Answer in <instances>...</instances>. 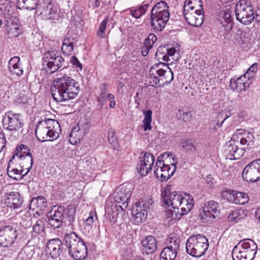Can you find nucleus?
<instances>
[{
  "label": "nucleus",
  "instance_id": "27",
  "mask_svg": "<svg viewBox=\"0 0 260 260\" xmlns=\"http://www.w3.org/2000/svg\"><path fill=\"white\" fill-rule=\"evenodd\" d=\"M14 10L12 5H0V15H3L5 18L6 25L9 26V23H13L17 20L14 16Z\"/></svg>",
  "mask_w": 260,
  "mask_h": 260
},
{
  "label": "nucleus",
  "instance_id": "57",
  "mask_svg": "<svg viewBox=\"0 0 260 260\" xmlns=\"http://www.w3.org/2000/svg\"><path fill=\"white\" fill-rule=\"evenodd\" d=\"M77 126L80 128L85 135L88 132L90 127V124L87 122H83L80 121L78 123Z\"/></svg>",
  "mask_w": 260,
  "mask_h": 260
},
{
  "label": "nucleus",
  "instance_id": "18",
  "mask_svg": "<svg viewBox=\"0 0 260 260\" xmlns=\"http://www.w3.org/2000/svg\"><path fill=\"white\" fill-rule=\"evenodd\" d=\"M183 12L184 18L189 25L200 26L203 23L204 16L202 9H197L194 11H190L186 8Z\"/></svg>",
  "mask_w": 260,
  "mask_h": 260
},
{
  "label": "nucleus",
  "instance_id": "21",
  "mask_svg": "<svg viewBox=\"0 0 260 260\" xmlns=\"http://www.w3.org/2000/svg\"><path fill=\"white\" fill-rule=\"evenodd\" d=\"M77 40L76 35L68 30L67 32L61 46V51L64 55H70L73 52Z\"/></svg>",
  "mask_w": 260,
  "mask_h": 260
},
{
  "label": "nucleus",
  "instance_id": "36",
  "mask_svg": "<svg viewBox=\"0 0 260 260\" xmlns=\"http://www.w3.org/2000/svg\"><path fill=\"white\" fill-rule=\"evenodd\" d=\"M14 158V155L13 156L12 159H11L8 164L7 167V174L9 177L14 180H17L18 178L17 176L20 177V178H22V177H24L25 175H23L24 174H23V169H21L20 170L15 168L11 166V164H13V159Z\"/></svg>",
  "mask_w": 260,
  "mask_h": 260
},
{
  "label": "nucleus",
  "instance_id": "32",
  "mask_svg": "<svg viewBox=\"0 0 260 260\" xmlns=\"http://www.w3.org/2000/svg\"><path fill=\"white\" fill-rule=\"evenodd\" d=\"M46 199L43 196L33 198L30 203V209L35 210L45 211L47 207Z\"/></svg>",
  "mask_w": 260,
  "mask_h": 260
},
{
  "label": "nucleus",
  "instance_id": "2",
  "mask_svg": "<svg viewBox=\"0 0 260 260\" xmlns=\"http://www.w3.org/2000/svg\"><path fill=\"white\" fill-rule=\"evenodd\" d=\"M59 123L53 119L46 118L37 122L35 133L37 139L40 142L53 141L57 139L61 133Z\"/></svg>",
  "mask_w": 260,
  "mask_h": 260
},
{
  "label": "nucleus",
  "instance_id": "55",
  "mask_svg": "<svg viewBox=\"0 0 260 260\" xmlns=\"http://www.w3.org/2000/svg\"><path fill=\"white\" fill-rule=\"evenodd\" d=\"M8 71L11 73L12 75H16L17 76H21L23 73L22 68L20 66V64L9 68Z\"/></svg>",
  "mask_w": 260,
  "mask_h": 260
},
{
  "label": "nucleus",
  "instance_id": "13",
  "mask_svg": "<svg viewBox=\"0 0 260 260\" xmlns=\"http://www.w3.org/2000/svg\"><path fill=\"white\" fill-rule=\"evenodd\" d=\"M17 237V231L11 224L0 226V245L6 247L14 244Z\"/></svg>",
  "mask_w": 260,
  "mask_h": 260
},
{
  "label": "nucleus",
  "instance_id": "34",
  "mask_svg": "<svg viewBox=\"0 0 260 260\" xmlns=\"http://www.w3.org/2000/svg\"><path fill=\"white\" fill-rule=\"evenodd\" d=\"M149 6V4L144 1L137 8L134 9V8H131L128 10L129 11L130 15L133 17L138 19L146 13Z\"/></svg>",
  "mask_w": 260,
  "mask_h": 260
},
{
  "label": "nucleus",
  "instance_id": "46",
  "mask_svg": "<svg viewBox=\"0 0 260 260\" xmlns=\"http://www.w3.org/2000/svg\"><path fill=\"white\" fill-rule=\"evenodd\" d=\"M219 21H220V24H221L220 31L223 32V34L224 36L229 35L232 29L233 23L226 21V20H224L222 18L221 20H220Z\"/></svg>",
  "mask_w": 260,
  "mask_h": 260
},
{
  "label": "nucleus",
  "instance_id": "3",
  "mask_svg": "<svg viewBox=\"0 0 260 260\" xmlns=\"http://www.w3.org/2000/svg\"><path fill=\"white\" fill-rule=\"evenodd\" d=\"M131 196L129 188L120 185L114 193L111 201V211L110 215L112 216V221L115 222L119 214H122L127 207L128 200Z\"/></svg>",
  "mask_w": 260,
  "mask_h": 260
},
{
  "label": "nucleus",
  "instance_id": "31",
  "mask_svg": "<svg viewBox=\"0 0 260 260\" xmlns=\"http://www.w3.org/2000/svg\"><path fill=\"white\" fill-rule=\"evenodd\" d=\"M238 246H240L243 250L247 253H252V255L255 256L257 249V244L255 242L250 239H245L241 240L238 244Z\"/></svg>",
  "mask_w": 260,
  "mask_h": 260
},
{
  "label": "nucleus",
  "instance_id": "11",
  "mask_svg": "<svg viewBox=\"0 0 260 260\" xmlns=\"http://www.w3.org/2000/svg\"><path fill=\"white\" fill-rule=\"evenodd\" d=\"M65 207L61 205H56L52 207L49 212L48 223L53 229L59 228L62 226L65 218Z\"/></svg>",
  "mask_w": 260,
  "mask_h": 260
},
{
  "label": "nucleus",
  "instance_id": "61",
  "mask_svg": "<svg viewBox=\"0 0 260 260\" xmlns=\"http://www.w3.org/2000/svg\"><path fill=\"white\" fill-rule=\"evenodd\" d=\"M70 62L72 63V64L73 66H74L76 68H79L80 69V70L82 69V66L81 63L79 62V60L76 56H72L70 59Z\"/></svg>",
  "mask_w": 260,
  "mask_h": 260
},
{
  "label": "nucleus",
  "instance_id": "29",
  "mask_svg": "<svg viewBox=\"0 0 260 260\" xmlns=\"http://www.w3.org/2000/svg\"><path fill=\"white\" fill-rule=\"evenodd\" d=\"M230 86L232 90L241 92L245 90L246 87H249L250 83L244 80V77L242 76L238 78H232L230 80Z\"/></svg>",
  "mask_w": 260,
  "mask_h": 260
},
{
  "label": "nucleus",
  "instance_id": "53",
  "mask_svg": "<svg viewBox=\"0 0 260 260\" xmlns=\"http://www.w3.org/2000/svg\"><path fill=\"white\" fill-rule=\"evenodd\" d=\"M220 205L217 202L212 201V219H220Z\"/></svg>",
  "mask_w": 260,
  "mask_h": 260
},
{
  "label": "nucleus",
  "instance_id": "50",
  "mask_svg": "<svg viewBox=\"0 0 260 260\" xmlns=\"http://www.w3.org/2000/svg\"><path fill=\"white\" fill-rule=\"evenodd\" d=\"M176 116L180 120L184 122L190 121L191 118V115L190 111H185L182 109H179L176 113Z\"/></svg>",
  "mask_w": 260,
  "mask_h": 260
},
{
  "label": "nucleus",
  "instance_id": "41",
  "mask_svg": "<svg viewBox=\"0 0 260 260\" xmlns=\"http://www.w3.org/2000/svg\"><path fill=\"white\" fill-rule=\"evenodd\" d=\"M186 8L190 11H194L197 9L203 10L202 1L201 0H186L184 5V10Z\"/></svg>",
  "mask_w": 260,
  "mask_h": 260
},
{
  "label": "nucleus",
  "instance_id": "24",
  "mask_svg": "<svg viewBox=\"0 0 260 260\" xmlns=\"http://www.w3.org/2000/svg\"><path fill=\"white\" fill-rule=\"evenodd\" d=\"M143 253L147 255L154 253L157 249V244L156 239L152 236H148L141 242Z\"/></svg>",
  "mask_w": 260,
  "mask_h": 260
},
{
  "label": "nucleus",
  "instance_id": "52",
  "mask_svg": "<svg viewBox=\"0 0 260 260\" xmlns=\"http://www.w3.org/2000/svg\"><path fill=\"white\" fill-rule=\"evenodd\" d=\"M45 230V228L43 221L41 219L38 220L33 226V232L36 234H40L44 233Z\"/></svg>",
  "mask_w": 260,
  "mask_h": 260
},
{
  "label": "nucleus",
  "instance_id": "30",
  "mask_svg": "<svg viewBox=\"0 0 260 260\" xmlns=\"http://www.w3.org/2000/svg\"><path fill=\"white\" fill-rule=\"evenodd\" d=\"M166 66L168 70L159 69L156 71V73L158 77L160 78V81L163 82V84H169L174 79V75L171 69L165 63L163 64Z\"/></svg>",
  "mask_w": 260,
  "mask_h": 260
},
{
  "label": "nucleus",
  "instance_id": "51",
  "mask_svg": "<svg viewBox=\"0 0 260 260\" xmlns=\"http://www.w3.org/2000/svg\"><path fill=\"white\" fill-rule=\"evenodd\" d=\"M232 13V11L231 10L228 9L226 8V9L222 10L219 13L218 16L220 18L224 20H226V21L233 23Z\"/></svg>",
  "mask_w": 260,
  "mask_h": 260
},
{
  "label": "nucleus",
  "instance_id": "14",
  "mask_svg": "<svg viewBox=\"0 0 260 260\" xmlns=\"http://www.w3.org/2000/svg\"><path fill=\"white\" fill-rule=\"evenodd\" d=\"M162 202L169 207H171L174 210L179 209V205L183 198L182 194L177 191H171V186H167L161 193Z\"/></svg>",
  "mask_w": 260,
  "mask_h": 260
},
{
  "label": "nucleus",
  "instance_id": "63",
  "mask_svg": "<svg viewBox=\"0 0 260 260\" xmlns=\"http://www.w3.org/2000/svg\"><path fill=\"white\" fill-rule=\"evenodd\" d=\"M152 46H151V45H148L147 44H146V42H144L142 48V55L143 56H146L148 54L149 50H150V49L152 48Z\"/></svg>",
  "mask_w": 260,
  "mask_h": 260
},
{
  "label": "nucleus",
  "instance_id": "44",
  "mask_svg": "<svg viewBox=\"0 0 260 260\" xmlns=\"http://www.w3.org/2000/svg\"><path fill=\"white\" fill-rule=\"evenodd\" d=\"M37 10L40 11L41 14H44L45 15H50L49 18H51V15L54 13V9L50 2L47 4H39V8Z\"/></svg>",
  "mask_w": 260,
  "mask_h": 260
},
{
  "label": "nucleus",
  "instance_id": "59",
  "mask_svg": "<svg viewBox=\"0 0 260 260\" xmlns=\"http://www.w3.org/2000/svg\"><path fill=\"white\" fill-rule=\"evenodd\" d=\"M103 4V0H88V7L93 9L99 8Z\"/></svg>",
  "mask_w": 260,
  "mask_h": 260
},
{
  "label": "nucleus",
  "instance_id": "35",
  "mask_svg": "<svg viewBox=\"0 0 260 260\" xmlns=\"http://www.w3.org/2000/svg\"><path fill=\"white\" fill-rule=\"evenodd\" d=\"M176 50L174 48H166L165 47H159L156 53V56H158L159 59H162L164 61H168L170 60L169 57L172 56L175 53Z\"/></svg>",
  "mask_w": 260,
  "mask_h": 260
},
{
  "label": "nucleus",
  "instance_id": "60",
  "mask_svg": "<svg viewBox=\"0 0 260 260\" xmlns=\"http://www.w3.org/2000/svg\"><path fill=\"white\" fill-rule=\"evenodd\" d=\"M156 40V36L153 34H150L148 36L144 42H146V44L148 45H151L152 46Z\"/></svg>",
  "mask_w": 260,
  "mask_h": 260
},
{
  "label": "nucleus",
  "instance_id": "1",
  "mask_svg": "<svg viewBox=\"0 0 260 260\" xmlns=\"http://www.w3.org/2000/svg\"><path fill=\"white\" fill-rule=\"evenodd\" d=\"M51 91L53 100L62 102L75 99L80 91L79 83L71 77L63 76L55 78Z\"/></svg>",
  "mask_w": 260,
  "mask_h": 260
},
{
  "label": "nucleus",
  "instance_id": "54",
  "mask_svg": "<svg viewBox=\"0 0 260 260\" xmlns=\"http://www.w3.org/2000/svg\"><path fill=\"white\" fill-rule=\"evenodd\" d=\"M219 115L221 116H223L225 114V117L221 120V123L219 124H218L219 121L217 122V125H218V127L221 126L224 121L226 118L234 114V110L233 109H229L228 110L225 109L224 111L222 110L221 112H219Z\"/></svg>",
  "mask_w": 260,
  "mask_h": 260
},
{
  "label": "nucleus",
  "instance_id": "25",
  "mask_svg": "<svg viewBox=\"0 0 260 260\" xmlns=\"http://www.w3.org/2000/svg\"><path fill=\"white\" fill-rule=\"evenodd\" d=\"M193 204L194 202L192 196L188 193H184L180 204L179 205L181 211L179 216H177V212L175 211L176 217L180 218L182 216L190 211L192 209Z\"/></svg>",
  "mask_w": 260,
  "mask_h": 260
},
{
  "label": "nucleus",
  "instance_id": "47",
  "mask_svg": "<svg viewBox=\"0 0 260 260\" xmlns=\"http://www.w3.org/2000/svg\"><path fill=\"white\" fill-rule=\"evenodd\" d=\"M254 136L252 133H248L245 136L242 138L240 140L241 145H247L246 149H250L254 144Z\"/></svg>",
  "mask_w": 260,
  "mask_h": 260
},
{
  "label": "nucleus",
  "instance_id": "15",
  "mask_svg": "<svg viewBox=\"0 0 260 260\" xmlns=\"http://www.w3.org/2000/svg\"><path fill=\"white\" fill-rule=\"evenodd\" d=\"M154 162V156L150 153L142 152L139 158L137 169L142 176L147 175L152 170Z\"/></svg>",
  "mask_w": 260,
  "mask_h": 260
},
{
  "label": "nucleus",
  "instance_id": "22",
  "mask_svg": "<svg viewBox=\"0 0 260 260\" xmlns=\"http://www.w3.org/2000/svg\"><path fill=\"white\" fill-rule=\"evenodd\" d=\"M82 242H83L82 239L79 237L76 233L73 232L70 234H66L63 242L64 251L67 250L68 252Z\"/></svg>",
  "mask_w": 260,
  "mask_h": 260
},
{
  "label": "nucleus",
  "instance_id": "38",
  "mask_svg": "<svg viewBox=\"0 0 260 260\" xmlns=\"http://www.w3.org/2000/svg\"><path fill=\"white\" fill-rule=\"evenodd\" d=\"M85 134L77 126L74 127L70 134L69 142L73 145L79 143L83 139Z\"/></svg>",
  "mask_w": 260,
  "mask_h": 260
},
{
  "label": "nucleus",
  "instance_id": "58",
  "mask_svg": "<svg viewBox=\"0 0 260 260\" xmlns=\"http://www.w3.org/2000/svg\"><path fill=\"white\" fill-rule=\"evenodd\" d=\"M247 113L246 111L242 110L240 111L235 119L236 122L237 121L238 123H240L244 121L245 118L247 117Z\"/></svg>",
  "mask_w": 260,
  "mask_h": 260
},
{
  "label": "nucleus",
  "instance_id": "16",
  "mask_svg": "<svg viewBox=\"0 0 260 260\" xmlns=\"http://www.w3.org/2000/svg\"><path fill=\"white\" fill-rule=\"evenodd\" d=\"M14 153L13 155L14 156L15 155L18 156L20 159H22L23 157V162L22 163L23 165L22 168L24 167V164L25 161H27L28 165L26 166L27 167V171L23 175H26L31 170L33 164V157L31 153L30 152L29 148L24 144H20L17 146Z\"/></svg>",
  "mask_w": 260,
  "mask_h": 260
},
{
  "label": "nucleus",
  "instance_id": "39",
  "mask_svg": "<svg viewBox=\"0 0 260 260\" xmlns=\"http://www.w3.org/2000/svg\"><path fill=\"white\" fill-rule=\"evenodd\" d=\"M180 145L187 152L193 153L196 150L197 142L193 139H182L180 141Z\"/></svg>",
  "mask_w": 260,
  "mask_h": 260
},
{
  "label": "nucleus",
  "instance_id": "8",
  "mask_svg": "<svg viewBox=\"0 0 260 260\" xmlns=\"http://www.w3.org/2000/svg\"><path fill=\"white\" fill-rule=\"evenodd\" d=\"M235 12L237 20L245 25L249 24L254 19V10L245 0H240L237 4Z\"/></svg>",
  "mask_w": 260,
  "mask_h": 260
},
{
  "label": "nucleus",
  "instance_id": "62",
  "mask_svg": "<svg viewBox=\"0 0 260 260\" xmlns=\"http://www.w3.org/2000/svg\"><path fill=\"white\" fill-rule=\"evenodd\" d=\"M20 58L18 56L12 57L8 62V68L19 64Z\"/></svg>",
  "mask_w": 260,
  "mask_h": 260
},
{
  "label": "nucleus",
  "instance_id": "12",
  "mask_svg": "<svg viewBox=\"0 0 260 260\" xmlns=\"http://www.w3.org/2000/svg\"><path fill=\"white\" fill-rule=\"evenodd\" d=\"M242 177L249 183L260 181V158L248 164L243 169Z\"/></svg>",
  "mask_w": 260,
  "mask_h": 260
},
{
  "label": "nucleus",
  "instance_id": "7",
  "mask_svg": "<svg viewBox=\"0 0 260 260\" xmlns=\"http://www.w3.org/2000/svg\"><path fill=\"white\" fill-rule=\"evenodd\" d=\"M64 59L59 51L50 49L46 51L43 56V64L47 67V72L52 74L62 65Z\"/></svg>",
  "mask_w": 260,
  "mask_h": 260
},
{
  "label": "nucleus",
  "instance_id": "43",
  "mask_svg": "<svg viewBox=\"0 0 260 260\" xmlns=\"http://www.w3.org/2000/svg\"><path fill=\"white\" fill-rule=\"evenodd\" d=\"M201 219L203 222L208 221L211 217V206L210 201L207 202L202 208V212L200 213Z\"/></svg>",
  "mask_w": 260,
  "mask_h": 260
},
{
  "label": "nucleus",
  "instance_id": "49",
  "mask_svg": "<svg viewBox=\"0 0 260 260\" xmlns=\"http://www.w3.org/2000/svg\"><path fill=\"white\" fill-rule=\"evenodd\" d=\"M24 5L23 9L29 11L37 10L39 8V0H22Z\"/></svg>",
  "mask_w": 260,
  "mask_h": 260
},
{
  "label": "nucleus",
  "instance_id": "9",
  "mask_svg": "<svg viewBox=\"0 0 260 260\" xmlns=\"http://www.w3.org/2000/svg\"><path fill=\"white\" fill-rule=\"evenodd\" d=\"M153 203L151 199L141 200L136 203L135 207L132 210V215L134 222L139 224L144 221L147 218L148 210Z\"/></svg>",
  "mask_w": 260,
  "mask_h": 260
},
{
  "label": "nucleus",
  "instance_id": "23",
  "mask_svg": "<svg viewBox=\"0 0 260 260\" xmlns=\"http://www.w3.org/2000/svg\"><path fill=\"white\" fill-rule=\"evenodd\" d=\"M6 203L14 209L20 208L23 203V197L17 191H12L6 194Z\"/></svg>",
  "mask_w": 260,
  "mask_h": 260
},
{
  "label": "nucleus",
  "instance_id": "28",
  "mask_svg": "<svg viewBox=\"0 0 260 260\" xmlns=\"http://www.w3.org/2000/svg\"><path fill=\"white\" fill-rule=\"evenodd\" d=\"M68 253L76 260H83L87 256V248L83 242L69 251Z\"/></svg>",
  "mask_w": 260,
  "mask_h": 260
},
{
  "label": "nucleus",
  "instance_id": "5",
  "mask_svg": "<svg viewBox=\"0 0 260 260\" xmlns=\"http://www.w3.org/2000/svg\"><path fill=\"white\" fill-rule=\"evenodd\" d=\"M208 241L207 238L202 234H198L190 237L186 243L187 253L195 257H200L204 254L208 248Z\"/></svg>",
  "mask_w": 260,
  "mask_h": 260
},
{
  "label": "nucleus",
  "instance_id": "33",
  "mask_svg": "<svg viewBox=\"0 0 260 260\" xmlns=\"http://www.w3.org/2000/svg\"><path fill=\"white\" fill-rule=\"evenodd\" d=\"M232 255L233 260H252L254 257L251 252L248 253L245 250L239 249L238 245L234 248Z\"/></svg>",
  "mask_w": 260,
  "mask_h": 260
},
{
  "label": "nucleus",
  "instance_id": "37",
  "mask_svg": "<svg viewBox=\"0 0 260 260\" xmlns=\"http://www.w3.org/2000/svg\"><path fill=\"white\" fill-rule=\"evenodd\" d=\"M231 194L232 197H231V200L235 204L244 205L249 200L248 196L246 193L232 190Z\"/></svg>",
  "mask_w": 260,
  "mask_h": 260
},
{
  "label": "nucleus",
  "instance_id": "26",
  "mask_svg": "<svg viewBox=\"0 0 260 260\" xmlns=\"http://www.w3.org/2000/svg\"><path fill=\"white\" fill-rule=\"evenodd\" d=\"M63 244V242L58 238L51 239L48 242L47 247L50 251L52 257H57L63 253L64 249Z\"/></svg>",
  "mask_w": 260,
  "mask_h": 260
},
{
  "label": "nucleus",
  "instance_id": "10",
  "mask_svg": "<svg viewBox=\"0 0 260 260\" xmlns=\"http://www.w3.org/2000/svg\"><path fill=\"white\" fill-rule=\"evenodd\" d=\"M180 241L177 237H169L166 243V246L160 254V260H175L180 247Z\"/></svg>",
  "mask_w": 260,
  "mask_h": 260
},
{
  "label": "nucleus",
  "instance_id": "6",
  "mask_svg": "<svg viewBox=\"0 0 260 260\" xmlns=\"http://www.w3.org/2000/svg\"><path fill=\"white\" fill-rule=\"evenodd\" d=\"M3 124L4 128L8 131L17 132L21 134H24L25 133V123L20 114L8 111L3 118Z\"/></svg>",
  "mask_w": 260,
  "mask_h": 260
},
{
  "label": "nucleus",
  "instance_id": "48",
  "mask_svg": "<svg viewBox=\"0 0 260 260\" xmlns=\"http://www.w3.org/2000/svg\"><path fill=\"white\" fill-rule=\"evenodd\" d=\"M109 18L107 17L100 23L96 34L99 38L103 39L106 37V30Z\"/></svg>",
  "mask_w": 260,
  "mask_h": 260
},
{
  "label": "nucleus",
  "instance_id": "45",
  "mask_svg": "<svg viewBox=\"0 0 260 260\" xmlns=\"http://www.w3.org/2000/svg\"><path fill=\"white\" fill-rule=\"evenodd\" d=\"M244 217V211L242 209H237L233 211L228 216V219L229 221L237 222L240 219Z\"/></svg>",
  "mask_w": 260,
  "mask_h": 260
},
{
  "label": "nucleus",
  "instance_id": "56",
  "mask_svg": "<svg viewBox=\"0 0 260 260\" xmlns=\"http://www.w3.org/2000/svg\"><path fill=\"white\" fill-rule=\"evenodd\" d=\"M108 137L110 143L112 145H115L117 143V137L115 135V131L114 129H110Z\"/></svg>",
  "mask_w": 260,
  "mask_h": 260
},
{
  "label": "nucleus",
  "instance_id": "40",
  "mask_svg": "<svg viewBox=\"0 0 260 260\" xmlns=\"http://www.w3.org/2000/svg\"><path fill=\"white\" fill-rule=\"evenodd\" d=\"M144 118L142 121L143 127L144 131H150L152 129L151 125L152 121V112L151 110L143 111Z\"/></svg>",
  "mask_w": 260,
  "mask_h": 260
},
{
  "label": "nucleus",
  "instance_id": "17",
  "mask_svg": "<svg viewBox=\"0 0 260 260\" xmlns=\"http://www.w3.org/2000/svg\"><path fill=\"white\" fill-rule=\"evenodd\" d=\"M245 153V148H239L233 141H229L224 145V154L226 159H239Z\"/></svg>",
  "mask_w": 260,
  "mask_h": 260
},
{
  "label": "nucleus",
  "instance_id": "42",
  "mask_svg": "<svg viewBox=\"0 0 260 260\" xmlns=\"http://www.w3.org/2000/svg\"><path fill=\"white\" fill-rule=\"evenodd\" d=\"M168 159H172L173 161L176 159V157L173 154L165 153L157 157L155 165L154 167V170L160 167L161 165H163V164L166 163Z\"/></svg>",
  "mask_w": 260,
  "mask_h": 260
},
{
  "label": "nucleus",
  "instance_id": "64",
  "mask_svg": "<svg viewBox=\"0 0 260 260\" xmlns=\"http://www.w3.org/2000/svg\"><path fill=\"white\" fill-rule=\"evenodd\" d=\"M243 77H244V80H247L248 82H249L250 84L252 83V81L253 80L255 76L254 75H252L248 71L247 72L242 76Z\"/></svg>",
  "mask_w": 260,
  "mask_h": 260
},
{
  "label": "nucleus",
  "instance_id": "19",
  "mask_svg": "<svg viewBox=\"0 0 260 260\" xmlns=\"http://www.w3.org/2000/svg\"><path fill=\"white\" fill-rule=\"evenodd\" d=\"M176 169L174 162H171L170 165L163 164L160 167L154 170V173L156 178L160 177L162 181H167L173 175Z\"/></svg>",
  "mask_w": 260,
  "mask_h": 260
},
{
  "label": "nucleus",
  "instance_id": "4",
  "mask_svg": "<svg viewBox=\"0 0 260 260\" xmlns=\"http://www.w3.org/2000/svg\"><path fill=\"white\" fill-rule=\"evenodd\" d=\"M170 16L169 7L165 1L157 3L151 11L150 22L153 29L160 31L165 27Z\"/></svg>",
  "mask_w": 260,
  "mask_h": 260
},
{
  "label": "nucleus",
  "instance_id": "20",
  "mask_svg": "<svg viewBox=\"0 0 260 260\" xmlns=\"http://www.w3.org/2000/svg\"><path fill=\"white\" fill-rule=\"evenodd\" d=\"M109 85L107 83H103L100 86V93L96 96L98 102L96 107L99 111H101L108 100H114L115 96L112 93H108Z\"/></svg>",
  "mask_w": 260,
  "mask_h": 260
}]
</instances>
